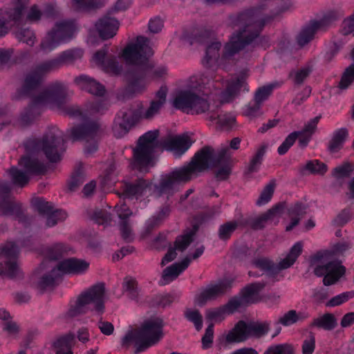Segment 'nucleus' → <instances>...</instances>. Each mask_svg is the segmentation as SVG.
I'll use <instances>...</instances> for the list:
<instances>
[{
  "label": "nucleus",
  "instance_id": "nucleus-5",
  "mask_svg": "<svg viewBox=\"0 0 354 354\" xmlns=\"http://www.w3.org/2000/svg\"><path fill=\"white\" fill-rule=\"evenodd\" d=\"M73 92L63 82H56L41 91L37 96L32 95V103L22 113L20 122L22 126L30 124L41 113L40 104L56 103L60 104L71 95Z\"/></svg>",
  "mask_w": 354,
  "mask_h": 354
},
{
  "label": "nucleus",
  "instance_id": "nucleus-53",
  "mask_svg": "<svg viewBox=\"0 0 354 354\" xmlns=\"http://www.w3.org/2000/svg\"><path fill=\"white\" fill-rule=\"evenodd\" d=\"M44 216L46 218V225L48 227H53L58 222L63 221L66 218L67 214L64 211L53 209Z\"/></svg>",
  "mask_w": 354,
  "mask_h": 354
},
{
  "label": "nucleus",
  "instance_id": "nucleus-60",
  "mask_svg": "<svg viewBox=\"0 0 354 354\" xmlns=\"http://www.w3.org/2000/svg\"><path fill=\"white\" fill-rule=\"evenodd\" d=\"M306 169L313 174L324 175L327 171V166L318 160H310L306 165Z\"/></svg>",
  "mask_w": 354,
  "mask_h": 354
},
{
  "label": "nucleus",
  "instance_id": "nucleus-22",
  "mask_svg": "<svg viewBox=\"0 0 354 354\" xmlns=\"http://www.w3.org/2000/svg\"><path fill=\"white\" fill-rule=\"evenodd\" d=\"M247 77V73L243 72L227 82L226 88L220 94L221 104L230 102L238 95L241 88L245 89Z\"/></svg>",
  "mask_w": 354,
  "mask_h": 354
},
{
  "label": "nucleus",
  "instance_id": "nucleus-42",
  "mask_svg": "<svg viewBox=\"0 0 354 354\" xmlns=\"http://www.w3.org/2000/svg\"><path fill=\"white\" fill-rule=\"evenodd\" d=\"M345 267L341 266L340 262L338 261L333 267V269L330 270V271L324 277V285L330 286L335 284L345 274Z\"/></svg>",
  "mask_w": 354,
  "mask_h": 354
},
{
  "label": "nucleus",
  "instance_id": "nucleus-47",
  "mask_svg": "<svg viewBox=\"0 0 354 354\" xmlns=\"http://www.w3.org/2000/svg\"><path fill=\"white\" fill-rule=\"evenodd\" d=\"M267 149L266 145H262L257 151L255 155L252 157L248 167V172L253 173L258 170L261 165L263 157L266 153Z\"/></svg>",
  "mask_w": 354,
  "mask_h": 354
},
{
  "label": "nucleus",
  "instance_id": "nucleus-54",
  "mask_svg": "<svg viewBox=\"0 0 354 354\" xmlns=\"http://www.w3.org/2000/svg\"><path fill=\"white\" fill-rule=\"evenodd\" d=\"M263 354H295V349L290 344H281L270 346Z\"/></svg>",
  "mask_w": 354,
  "mask_h": 354
},
{
  "label": "nucleus",
  "instance_id": "nucleus-36",
  "mask_svg": "<svg viewBox=\"0 0 354 354\" xmlns=\"http://www.w3.org/2000/svg\"><path fill=\"white\" fill-rule=\"evenodd\" d=\"M207 120L227 128L232 127L236 121L234 116L232 114L219 113L218 106H216V109H212L207 113Z\"/></svg>",
  "mask_w": 354,
  "mask_h": 354
},
{
  "label": "nucleus",
  "instance_id": "nucleus-6",
  "mask_svg": "<svg viewBox=\"0 0 354 354\" xmlns=\"http://www.w3.org/2000/svg\"><path fill=\"white\" fill-rule=\"evenodd\" d=\"M158 130L149 131L138 140L137 146L133 149V167L141 172H147V167L153 166L152 161L155 150L158 147Z\"/></svg>",
  "mask_w": 354,
  "mask_h": 354
},
{
  "label": "nucleus",
  "instance_id": "nucleus-43",
  "mask_svg": "<svg viewBox=\"0 0 354 354\" xmlns=\"http://www.w3.org/2000/svg\"><path fill=\"white\" fill-rule=\"evenodd\" d=\"M348 136V130L346 128H342L335 131L333 138L329 142L328 149L331 152L337 151L342 146Z\"/></svg>",
  "mask_w": 354,
  "mask_h": 354
},
{
  "label": "nucleus",
  "instance_id": "nucleus-23",
  "mask_svg": "<svg viewBox=\"0 0 354 354\" xmlns=\"http://www.w3.org/2000/svg\"><path fill=\"white\" fill-rule=\"evenodd\" d=\"M192 145V140L187 135L169 138L162 142V147L174 153L177 158L181 156Z\"/></svg>",
  "mask_w": 354,
  "mask_h": 354
},
{
  "label": "nucleus",
  "instance_id": "nucleus-1",
  "mask_svg": "<svg viewBox=\"0 0 354 354\" xmlns=\"http://www.w3.org/2000/svg\"><path fill=\"white\" fill-rule=\"evenodd\" d=\"M153 51L149 46V40L145 37H138L135 42L129 44L122 50L121 56L130 66L125 73L129 84L137 91V86L149 76L151 78L161 77L166 74L164 67L154 68L153 62L150 57Z\"/></svg>",
  "mask_w": 354,
  "mask_h": 354
},
{
  "label": "nucleus",
  "instance_id": "nucleus-56",
  "mask_svg": "<svg viewBox=\"0 0 354 354\" xmlns=\"http://www.w3.org/2000/svg\"><path fill=\"white\" fill-rule=\"evenodd\" d=\"M274 85L269 84L259 87L255 92L254 100L261 104L272 93Z\"/></svg>",
  "mask_w": 354,
  "mask_h": 354
},
{
  "label": "nucleus",
  "instance_id": "nucleus-10",
  "mask_svg": "<svg viewBox=\"0 0 354 354\" xmlns=\"http://www.w3.org/2000/svg\"><path fill=\"white\" fill-rule=\"evenodd\" d=\"M75 30V25L71 21L57 24L42 40L40 44L41 49L45 52L51 51L61 42L70 39Z\"/></svg>",
  "mask_w": 354,
  "mask_h": 354
},
{
  "label": "nucleus",
  "instance_id": "nucleus-51",
  "mask_svg": "<svg viewBox=\"0 0 354 354\" xmlns=\"http://www.w3.org/2000/svg\"><path fill=\"white\" fill-rule=\"evenodd\" d=\"M353 171L354 164L346 162L342 165L335 167L332 171V175L337 179L347 178L351 176Z\"/></svg>",
  "mask_w": 354,
  "mask_h": 354
},
{
  "label": "nucleus",
  "instance_id": "nucleus-2",
  "mask_svg": "<svg viewBox=\"0 0 354 354\" xmlns=\"http://www.w3.org/2000/svg\"><path fill=\"white\" fill-rule=\"evenodd\" d=\"M273 18L272 15H263L258 9L240 13L236 19V26L239 30L232 35L230 41L225 44L223 58L228 59L243 49L259 35L263 26Z\"/></svg>",
  "mask_w": 354,
  "mask_h": 354
},
{
  "label": "nucleus",
  "instance_id": "nucleus-55",
  "mask_svg": "<svg viewBox=\"0 0 354 354\" xmlns=\"http://www.w3.org/2000/svg\"><path fill=\"white\" fill-rule=\"evenodd\" d=\"M354 297V291H348L333 297L327 301L326 306L334 307L339 306Z\"/></svg>",
  "mask_w": 354,
  "mask_h": 354
},
{
  "label": "nucleus",
  "instance_id": "nucleus-13",
  "mask_svg": "<svg viewBox=\"0 0 354 354\" xmlns=\"http://www.w3.org/2000/svg\"><path fill=\"white\" fill-rule=\"evenodd\" d=\"M303 250V243L301 242L296 243L290 249L288 255L282 259L278 266H275L271 261L266 258H259L253 261V264L258 268L272 272L277 270H283L290 268L296 261L298 257Z\"/></svg>",
  "mask_w": 354,
  "mask_h": 354
},
{
  "label": "nucleus",
  "instance_id": "nucleus-62",
  "mask_svg": "<svg viewBox=\"0 0 354 354\" xmlns=\"http://www.w3.org/2000/svg\"><path fill=\"white\" fill-rule=\"evenodd\" d=\"M120 230L122 239L127 242H131L133 239L132 229L129 220L121 221Z\"/></svg>",
  "mask_w": 354,
  "mask_h": 354
},
{
  "label": "nucleus",
  "instance_id": "nucleus-29",
  "mask_svg": "<svg viewBox=\"0 0 354 354\" xmlns=\"http://www.w3.org/2000/svg\"><path fill=\"white\" fill-rule=\"evenodd\" d=\"M196 94L195 92L191 90L180 91L174 100V106L183 112L189 113Z\"/></svg>",
  "mask_w": 354,
  "mask_h": 354
},
{
  "label": "nucleus",
  "instance_id": "nucleus-28",
  "mask_svg": "<svg viewBox=\"0 0 354 354\" xmlns=\"http://www.w3.org/2000/svg\"><path fill=\"white\" fill-rule=\"evenodd\" d=\"M96 28L103 39L113 37L119 27L118 21L112 17L105 16L95 24Z\"/></svg>",
  "mask_w": 354,
  "mask_h": 354
},
{
  "label": "nucleus",
  "instance_id": "nucleus-35",
  "mask_svg": "<svg viewBox=\"0 0 354 354\" xmlns=\"http://www.w3.org/2000/svg\"><path fill=\"white\" fill-rule=\"evenodd\" d=\"M221 48V43L214 41L209 45L206 49L205 56L203 59V64L207 68H214L218 65L220 57L219 50Z\"/></svg>",
  "mask_w": 354,
  "mask_h": 354
},
{
  "label": "nucleus",
  "instance_id": "nucleus-24",
  "mask_svg": "<svg viewBox=\"0 0 354 354\" xmlns=\"http://www.w3.org/2000/svg\"><path fill=\"white\" fill-rule=\"evenodd\" d=\"M20 205L10 194L8 185L0 183V211L4 215H12L17 212Z\"/></svg>",
  "mask_w": 354,
  "mask_h": 354
},
{
  "label": "nucleus",
  "instance_id": "nucleus-44",
  "mask_svg": "<svg viewBox=\"0 0 354 354\" xmlns=\"http://www.w3.org/2000/svg\"><path fill=\"white\" fill-rule=\"evenodd\" d=\"M197 230L198 227L194 225L191 232L178 236L174 242V248L181 252L184 251L193 241V236Z\"/></svg>",
  "mask_w": 354,
  "mask_h": 354
},
{
  "label": "nucleus",
  "instance_id": "nucleus-40",
  "mask_svg": "<svg viewBox=\"0 0 354 354\" xmlns=\"http://www.w3.org/2000/svg\"><path fill=\"white\" fill-rule=\"evenodd\" d=\"M306 206L300 203H297L290 207L288 212L291 217V223L286 227V231H290L299 223L300 218L306 214Z\"/></svg>",
  "mask_w": 354,
  "mask_h": 354
},
{
  "label": "nucleus",
  "instance_id": "nucleus-48",
  "mask_svg": "<svg viewBox=\"0 0 354 354\" xmlns=\"http://www.w3.org/2000/svg\"><path fill=\"white\" fill-rule=\"evenodd\" d=\"M69 248L63 243H55L48 248L46 251V257L52 260H56L67 254Z\"/></svg>",
  "mask_w": 354,
  "mask_h": 354
},
{
  "label": "nucleus",
  "instance_id": "nucleus-17",
  "mask_svg": "<svg viewBox=\"0 0 354 354\" xmlns=\"http://www.w3.org/2000/svg\"><path fill=\"white\" fill-rule=\"evenodd\" d=\"M28 3V0H17L13 8L5 12L0 11V37H4L9 32L8 23L14 24L23 19V11Z\"/></svg>",
  "mask_w": 354,
  "mask_h": 354
},
{
  "label": "nucleus",
  "instance_id": "nucleus-39",
  "mask_svg": "<svg viewBox=\"0 0 354 354\" xmlns=\"http://www.w3.org/2000/svg\"><path fill=\"white\" fill-rule=\"evenodd\" d=\"M82 56L83 50L81 49H71L62 52L55 59L60 68L64 65L73 64L76 60L81 59Z\"/></svg>",
  "mask_w": 354,
  "mask_h": 354
},
{
  "label": "nucleus",
  "instance_id": "nucleus-12",
  "mask_svg": "<svg viewBox=\"0 0 354 354\" xmlns=\"http://www.w3.org/2000/svg\"><path fill=\"white\" fill-rule=\"evenodd\" d=\"M216 158V154L214 148L210 146H205L195 153L190 162L184 166V168L192 178L196 177L198 173L212 168Z\"/></svg>",
  "mask_w": 354,
  "mask_h": 354
},
{
  "label": "nucleus",
  "instance_id": "nucleus-58",
  "mask_svg": "<svg viewBox=\"0 0 354 354\" xmlns=\"http://www.w3.org/2000/svg\"><path fill=\"white\" fill-rule=\"evenodd\" d=\"M185 317L194 324L196 329L200 330L203 326V317L198 310L187 309L185 311Z\"/></svg>",
  "mask_w": 354,
  "mask_h": 354
},
{
  "label": "nucleus",
  "instance_id": "nucleus-37",
  "mask_svg": "<svg viewBox=\"0 0 354 354\" xmlns=\"http://www.w3.org/2000/svg\"><path fill=\"white\" fill-rule=\"evenodd\" d=\"M61 272L58 267H53L50 272L44 274L38 282L37 286L40 290H44L47 288H53L59 278Z\"/></svg>",
  "mask_w": 354,
  "mask_h": 354
},
{
  "label": "nucleus",
  "instance_id": "nucleus-14",
  "mask_svg": "<svg viewBox=\"0 0 354 354\" xmlns=\"http://www.w3.org/2000/svg\"><path fill=\"white\" fill-rule=\"evenodd\" d=\"M1 253L8 259L4 263H0V275H4L12 279L19 274V269L16 262L19 250L18 246L13 242L9 241L0 249Z\"/></svg>",
  "mask_w": 354,
  "mask_h": 354
},
{
  "label": "nucleus",
  "instance_id": "nucleus-34",
  "mask_svg": "<svg viewBox=\"0 0 354 354\" xmlns=\"http://www.w3.org/2000/svg\"><path fill=\"white\" fill-rule=\"evenodd\" d=\"M265 286V283L262 282L250 283L241 290L240 296L246 304L257 302L258 294Z\"/></svg>",
  "mask_w": 354,
  "mask_h": 354
},
{
  "label": "nucleus",
  "instance_id": "nucleus-50",
  "mask_svg": "<svg viewBox=\"0 0 354 354\" xmlns=\"http://www.w3.org/2000/svg\"><path fill=\"white\" fill-rule=\"evenodd\" d=\"M276 187V181L274 179L271 180L270 183L265 186L258 200L257 201V205H262L268 203L274 194Z\"/></svg>",
  "mask_w": 354,
  "mask_h": 354
},
{
  "label": "nucleus",
  "instance_id": "nucleus-8",
  "mask_svg": "<svg viewBox=\"0 0 354 354\" xmlns=\"http://www.w3.org/2000/svg\"><path fill=\"white\" fill-rule=\"evenodd\" d=\"M104 285L97 283L82 293L77 298L75 304L68 311L70 316L75 317L86 313L89 310V305L93 304V309L102 313L104 310Z\"/></svg>",
  "mask_w": 354,
  "mask_h": 354
},
{
  "label": "nucleus",
  "instance_id": "nucleus-20",
  "mask_svg": "<svg viewBox=\"0 0 354 354\" xmlns=\"http://www.w3.org/2000/svg\"><path fill=\"white\" fill-rule=\"evenodd\" d=\"M232 281L224 279L215 284H211L196 296L195 301L203 306L207 301L215 300L223 296L232 288Z\"/></svg>",
  "mask_w": 354,
  "mask_h": 354
},
{
  "label": "nucleus",
  "instance_id": "nucleus-46",
  "mask_svg": "<svg viewBox=\"0 0 354 354\" xmlns=\"http://www.w3.org/2000/svg\"><path fill=\"white\" fill-rule=\"evenodd\" d=\"M194 98L189 113L201 114L210 111V104L206 98L200 96L197 93Z\"/></svg>",
  "mask_w": 354,
  "mask_h": 354
},
{
  "label": "nucleus",
  "instance_id": "nucleus-16",
  "mask_svg": "<svg viewBox=\"0 0 354 354\" xmlns=\"http://www.w3.org/2000/svg\"><path fill=\"white\" fill-rule=\"evenodd\" d=\"M192 179L184 167L179 168L163 176L158 187L160 194H173L177 186L186 183Z\"/></svg>",
  "mask_w": 354,
  "mask_h": 354
},
{
  "label": "nucleus",
  "instance_id": "nucleus-41",
  "mask_svg": "<svg viewBox=\"0 0 354 354\" xmlns=\"http://www.w3.org/2000/svg\"><path fill=\"white\" fill-rule=\"evenodd\" d=\"M123 292L132 300H138L140 295V289L136 279L132 277L127 276L124 279L122 283Z\"/></svg>",
  "mask_w": 354,
  "mask_h": 354
},
{
  "label": "nucleus",
  "instance_id": "nucleus-18",
  "mask_svg": "<svg viewBox=\"0 0 354 354\" xmlns=\"http://www.w3.org/2000/svg\"><path fill=\"white\" fill-rule=\"evenodd\" d=\"M232 167V153L227 147H222L218 151L216 160L213 164L212 168L216 169L214 171L215 178L218 180L227 179L231 174Z\"/></svg>",
  "mask_w": 354,
  "mask_h": 354
},
{
  "label": "nucleus",
  "instance_id": "nucleus-9",
  "mask_svg": "<svg viewBox=\"0 0 354 354\" xmlns=\"http://www.w3.org/2000/svg\"><path fill=\"white\" fill-rule=\"evenodd\" d=\"M59 68L55 58L39 64L26 75L21 89L22 94L28 96L35 95L41 83L43 77Z\"/></svg>",
  "mask_w": 354,
  "mask_h": 354
},
{
  "label": "nucleus",
  "instance_id": "nucleus-11",
  "mask_svg": "<svg viewBox=\"0 0 354 354\" xmlns=\"http://www.w3.org/2000/svg\"><path fill=\"white\" fill-rule=\"evenodd\" d=\"M19 165L26 169V172L16 167H12L9 170V174L13 184L21 187L26 186L29 181L27 174H41L46 170L43 163L37 159H31L27 156L22 157L19 161Z\"/></svg>",
  "mask_w": 354,
  "mask_h": 354
},
{
  "label": "nucleus",
  "instance_id": "nucleus-64",
  "mask_svg": "<svg viewBox=\"0 0 354 354\" xmlns=\"http://www.w3.org/2000/svg\"><path fill=\"white\" fill-rule=\"evenodd\" d=\"M341 32L344 35H352L354 36V13L342 21Z\"/></svg>",
  "mask_w": 354,
  "mask_h": 354
},
{
  "label": "nucleus",
  "instance_id": "nucleus-25",
  "mask_svg": "<svg viewBox=\"0 0 354 354\" xmlns=\"http://www.w3.org/2000/svg\"><path fill=\"white\" fill-rule=\"evenodd\" d=\"M151 187V183L143 178H138L133 182H124L121 187L122 195L127 198L138 197Z\"/></svg>",
  "mask_w": 354,
  "mask_h": 354
},
{
  "label": "nucleus",
  "instance_id": "nucleus-45",
  "mask_svg": "<svg viewBox=\"0 0 354 354\" xmlns=\"http://www.w3.org/2000/svg\"><path fill=\"white\" fill-rule=\"evenodd\" d=\"M249 338L250 337H260L266 335L269 330L268 323L250 322L247 323Z\"/></svg>",
  "mask_w": 354,
  "mask_h": 354
},
{
  "label": "nucleus",
  "instance_id": "nucleus-21",
  "mask_svg": "<svg viewBox=\"0 0 354 354\" xmlns=\"http://www.w3.org/2000/svg\"><path fill=\"white\" fill-rule=\"evenodd\" d=\"M93 59L95 64L107 73L118 75L122 71V66L116 61L115 57L109 53L107 46L97 50L93 56Z\"/></svg>",
  "mask_w": 354,
  "mask_h": 354
},
{
  "label": "nucleus",
  "instance_id": "nucleus-61",
  "mask_svg": "<svg viewBox=\"0 0 354 354\" xmlns=\"http://www.w3.org/2000/svg\"><path fill=\"white\" fill-rule=\"evenodd\" d=\"M243 299L239 297H234L229 300V301L223 306V308L227 314H232L235 312L239 308L245 306Z\"/></svg>",
  "mask_w": 354,
  "mask_h": 354
},
{
  "label": "nucleus",
  "instance_id": "nucleus-31",
  "mask_svg": "<svg viewBox=\"0 0 354 354\" xmlns=\"http://www.w3.org/2000/svg\"><path fill=\"white\" fill-rule=\"evenodd\" d=\"M249 338L247 323L243 320L239 321L230 330L225 337L227 343H240Z\"/></svg>",
  "mask_w": 354,
  "mask_h": 354
},
{
  "label": "nucleus",
  "instance_id": "nucleus-49",
  "mask_svg": "<svg viewBox=\"0 0 354 354\" xmlns=\"http://www.w3.org/2000/svg\"><path fill=\"white\" fill-rule=\"evenodd\" d=\"M237 227L238 223L235 221L226 222L221 225L218 231L219 239L223 241L228 240Z\"/></svg>",
  "mask_w": 354,
  "mask_h": 354
},
{
  "label": "nucleus",
  "instance_id": "nucleus-15",
  "mask_svg": "<svg viewBox=\"0 0 354 354\" xmlns=\"http://www.w3.org/2000/svg\"><path fill=\"white\" fill-rule=\"evenodd\" d=\"M137 109L120 111L115 120L113 133L117 138H121L128 133L136 121L142 118V105L137 103Z\"/></svg>",
  "mask_w": 354,
  "mask_h": 354
},
{
  "label": "nucleus",
  "instance_id": "nucleus-57",
  "mask_svg": "<svg viewBox=\"0 0 354 354\" xmlns=\"http://www.w3.org/2000/svg\"><path fill=\"white\" fill-rule=\"evenodd\" d=\"M17 0H16L15 3H17ZM28 3H29V0H28ZM16 3H15V5ZM28 3H27V5L26 6V7L24 8V10L23 11V19L21 21H19L17 23V25H19L24 21H38L41 16V11L38 9L37 6L36 5H34L32 6L29 12H28L26 17H25V13H26V8H27V6H28Z\"/></svg>",
  "mask_w": 354,
  "mask_h": 354
},
{
  "label": "nucleus",
  "instance_id": "nucleus-26",
  "mask_svg": "<svg viewBox=\"0 0 354 354\" xmlns=\"http://www.w3.org/2000/svg\"><path fill=\"white\" fill-rule=\"evenodd\" d=\"M89 263L84 260L75 258L65 259L57 264L61 274H80L85 272Z\"/></svg>",
  "mask_w": 354,
  "mask_h": 354
},
{
  "label": "nucleus",
  "instance_id": "nucleus-32",
  "mask_svg": "<svg viewBox=\"0 0 354 354\" xmlns=\"http://www.w3.org/2000/svg\"><path fill=\"white\" fill-rule=\"evenodd\" d=\"M283 209V205L278 203L269 209L267 212L252 220L250 225L255 230L263 229L268 221L272 220L277 214H280Z\"/></svg>",
  "mask_w": 354,
  "mask_h": 354
},
{
  "label": "nucleus",
  "instance_id": "nucleus-63",
  "mask_svg": "<svg viewBox=\"0 0 354 354\" xmlns=\"http://www.w3.org/2000/svg\"><path fill=\"white\" fill-rule=\"evenodd\" d=\"M84 181V176L82 170L79 168L73 174L68 187L71 191L75 190Z\"/></svg>",
  "mask_w": 354,
  "mask_h": 354
},
{
  "label": "nucleus",
  "instance_id": "nucleus-59",
  "mask_svg": "<svg viewBox=\"0 0 354 354\" xmlns=\"http://www.w3.org/2000/svg\"><path fill=\"white\" fill-rule=\"evenodd\" d=\"M32 203L38 212L43 216L54 209L53 205L42 198H36L32 200Z\"/></svg>",
  "mask_w": 354,
  "mask_h": 354
},
{
  "label": "nucleus",
  "instance_id": "nucleus-3",
  "mask_svg": "<svg viewBox=\"0 0 354 354\" xmlns=\"http://www.w3.org/2000/svg\"><path fill=\"white\" fill-rule=\"evenodd\" d=\"M162 319L156 317L145 321L140 327L127 333L122 339L121 346L125 350L134 344L135 354H138L151 346L158 344L163 337Z\"/></svg>",
  "mask_w": 354,
  "mask_h": 354
},
{
  "label": "nucleus",
  "instance_id": "nucleus-19",
  "mask_svg": "<svg viewBox=\"0 0 354 354\" xmlns=\"http://www.w3.org/2000/svg\"><path fill=\"white\" fill-rule=\"evenodd\" d=\"M338 18V15L336 12H330L328 13L324 17L317 21H313L306 26L299 33L297 37V42L300 46H304L311 41L317 30L324 28L332 21Z\"/></svg>",
  "mask_w": 354,
  "mask_h": 354
},
{
  "label": "nucleus",
  "instance_id": "nucleus-7",
  "mask_svg": "<svg viewBox=\"0 0 354 354\" xmlns=\"http://www.w3.org/2000/svg\"><path fill=\"white\" fill-rule=\"evenodd\" d=\"M64 144V138L61 131L57 127H52L41 140L30 141L27 148L41 151L50 162H56L61 160L62 153L64 151V149L62 150Z\"/></svg>",
  "mask_w": 354,
  "mask_h": 354
},
{
  "label": "nucleus",
  "instance_id": "nucleus-38",
  "mask_svg": "<svg viewBox=\"0 0 354 354\" xmlns=\"http://www.w3.org/2000/svg\"><path fill=\"white\" fill-rule=\"evenodd\" d=\"M74 335L68 333L57 339L54 343L56 354H73L71 348L74 344Z\"/></svg>",
  "mask_w": 354,
  "mask_h": 354
},
{
  "label": "nucleus",
  "instance_id": "nucleus-30",
  "mask_svg": "<svg viewBox=\"0 0 354 354\" xmlns=\"http://www.w3.org/2000/svg\"><path fill=\"white\" fill-rule=\"evenodd\" d=\"M191 262V259L189 257H186L181 262L172 264L171 266L167 267L162 272V285L167 284L175 279L185 270Z\"/></svg>",
  "mask_w": 354,
  "mask_h": 354
},
{
  "label": "nucleus",
  "instance_id": "nucleus-33",
  "mask_svg": "<svg viewBox=\"0 0 354 354\" xmlns=\"http://www.w3.org/2000/svg\"><path fill=\"white\" fill-rule=\"evenodd\" d=\"M337 326V320L333 313H326L314 318L309 324L310 328L332 330Z\"/></svg>",
  "mask_w": 354,
  "mask_h": 354
},
{
  "label": "nucleus",
  "instance_id": "nucleus-27",
  "mask_svg": "<svg viewBox=\"0 0 354 354\" xmlns=\"http://www.w3.org/2000/svg\"><path fill=\"white\" fill-rule=\"evenodd\" d=\"M74 82L80 89L93 95L102 96L105 93V88L102 84L86 75L76 77Z\"/></svg>",
  "mask_w": 354,
  "mask_h": 354
},
{
  "label": "nucleus",
  "instance_id": "nucleus-4",
  "mask_svg": "<svg viewBox=\"0 0 354 354\" xmlns=\"http://www.w3.org/2000/svg\"><path fill=\"white\" fill-rule=\"evenodd\" d=\"M66 114L70 117H80L84 122L74 125L70 129V138L75 141H85V151L93 153L97 150V140L102 133L100 124L87 119L86 113L80 111L77 106H68L65 108Z\"/></svg>",
  "mask_w": 354,
  "mask_h": 354
},
{
  "label": "nucleus",
  "instance_id": "nucleus-52",
  "mask_svg": "<svg viewBox=\"0 0 354 354\" xmlns=\"http://www.w3.org/2000/svg\"><path fill=\"white\" fill-rule=\"evenodd\" d=\"M15 35L20 41L26 43L30 46H32L36 40L34 32L29 28H20L15 32Z\"/></svg>",
  "mask_w": 354,
  "mask_h": 354
}]
</instances>
